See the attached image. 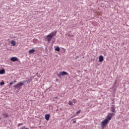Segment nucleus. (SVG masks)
<instances>
[{
	"mask_svg": "<svg viewBox=\"0 0 129 129\" xmlns=\"http://www.w3.org/2000/svg\"><path fill=\"white\" fill-rule=\"evenodd\" d=\"M113 113H109L108 115L107 116V118L101 122V126L102 127H104L108 122H109V120H111V118H112V116L113 115Z\"/></svg>",
	"mask_w": 129,
	"mask_h": 129,
	"instance_id": "obj_1",
	"label": "nucleus"
},
{
	"mask_svg": "<svg viewBox=\"0 0 129 129\" xmlns=\"http://www.w3.org/2000/svg\"><path fill=\"white\" fill-rule=\"evenodd\" d=\"M57 34V31H53L51 33H50L49 34H48L47 36H46V39L48 43H49L51 42V40H52V38L54 37Z\"/></svg>",
	"mask_w": 129,
	"mask_h": 129,
	"instance_id": "obj_2",
	"label": "nucleus"
},
{
	"mask_svg": "<svg viewBox=\"0 0 129 129\" xmlns=\"http://www.w3.org/2000/svg\"><path fill=\"white\" fill-rule=\"evenodd\" d=\"M24 83L20 82H19L18 84H17L16 85L14 86V87L15 88H21V87H22V86H23V85H24Z\"/></svg>",
	"mask_w": 129,
	"mask_h": 129,
	"instance_id": "obj_3",
	"label": "nucleus"
},
{
	"mask_svg": "<svg viewBox=\"0 0 129 129\" xmlns=\"http://www.w3.org/2000/svg\"><path fill=\"white\" fill-rule=\"evenodd\" d=\"M11 61H12V62H16V61H18V57H12L11 58Z\"/></svg>",
	"mask_w": 129,
	"mask_h": 129,
	"instance_id": "obj_4",
	"label": "nucleus"
},
{
	"mask_svg": "<svg viewBox=\"0 0 129 129\" xmlns=\"http://www.w3.org/2000/svg\"><path fill=\"white\" fill-rule=\"evenodd\" d=\"M45 119H46V120H47V121L49 120V119H50V114H46L45 115Z\"/></svg>",
	"mask_w": 129,
	"mask_h": 129,
	"instance_id": "obj_5",
	"label": "nucleus"
},
{
	"mask_svg": "<svg viewBox=\"0 0 129 129\" xmlns=\"http://www.w3.org/2000/svg\"><path fill=\"white\" fill-rule=\"evenodd\" d=\"M111 110L112 112H115V105H112L111 107Z\"/></svg>",
	"mask_w": 129,
	"mask_h": 129,
	"instance_id": "obj_6",
	"label": "nucleus"
},
{
	"mask_svg": "<svg viewBox=\"0 0 129 129\" xmlns=\"http://www.w3.org/2000/svg\"><path fill=\"white\" fill-rule=\"evenodd\" d=\"M60 75H61V76H64V75H69V74H68L67 72H60Z\"/></svg>",
	"mask_w": 129,
	"mask_h": 129,
	"instance_id": "obj_7",
	"label": "nucleus"
},
{
	"mask_svg": "<svg viewBox=\"0 0 129 129\" xmlns=\"http://www.w3.org/2000/svg\"><path fill=\"white\" fill-rule=\"evenodd\" d=\"M99 62H102L103 61V56L102 55H100L99 57Z\"/></svg>",
	"mask_w": 129,
	"mask_h": 129,
	"instance_id": "obj_8",
	"label": "nucleus"
},
{
	"mask_svg": "<svg viewBox=\"0 0 129 129\" xmlns=\"http://www.w3.org/2000/svg\"><path fill=\"white\" fill-rule=\"evenodd\" d=\"M36 51V50L34 49H30L29 51V54H33V53H35V52Z\"/></svg>",
	"mask_w": 129,
	"mask_h": 129,
	"instance_id": "obj_9",
	"label": "nucleus"
},
{
	"mask_svg": "<svg viewBox=\"0 0 129 129\" xmlns=\"http://www.w3.org/2000/svg\"><path fill=\"white\" fill-rule=\"evenodd\" d=\"M11 44L12 46H16V41H15L14 40H11Z\"/></svg>",
	"mask_w": 129,
	"mask_h": 129,
	"instance_id": "obj_10",
	"label": "nucleus"
},
{
	"mask_svg": "<svg viewBox=\"0 0 129 129\" xmlns=\"http://www.w3.org/2000/svg\"><path fill=\"white\" fill-rule=\"evenodd\" d=\"M3 117H5V118H6V117H9V114H8V113H3Z\"/></svg>",
	"mask_w": 129,
	"mask_h": 129,
	"instance_id": "obj_11",
	"label": "nucleus"
},
{
	"mask_svg": "<svg viewBox=\"0 0 129 129\" xmlns=\"http://www.w3.org/2000/svg\"><path fill=\"white\" fill-rule=\"evenodd\" d=\"M55 51H57L59 52L60 51V48L58 46H56L55 47Z\"/></svg>",
	"mask_w": 129,
	"mask_h": 129,
	"instance_id": "obj_12",
	"label": "nucleus"
},
{
	"mask_svg": "<svg viewBox=\"0 0 129 129\" xmlns=\"http://www.w3.org/2000/svg\"><path fill=\"white\" fill-rule=\"evenodd\" d=\"M5 73V70H0V74H4Z\"/></svg>",
	"mask_w": 129,
	"mask_h": 129,
	"instance_id": "obj_13",
	"label": "nucleus"
},
{
	"mask_svg": "<svg viewBox=\"0 0 129 129\" xmlns=\"http://www.w3.org/2000/svg\"><path fill=\"white\" fill-rule=\"evenodd\" d=\"M17 82V81H14L13 82H11L10 83V85H13V84H14V83H16Z\"/></svg>",
	"mask_w": 129,
	"mask_h": 129,
	"instance_id": "obj_14",
	"label": "nucleus"
},
{
	"mask_svg": "<svg viewBox=\"0 0 129 129\" xmlns=\"http://www.w3.org/2000/svg\"><path fill=\"white\" fill-rule=\"evenodd\" d=\"M69 105H73V102L72 101H69Z\"/></svg>",
	"mask_w": 129,
	"mask_h": 129,
	"instance_id": "obj_15",
	"label": "nucleus"
},
{
	"mask_svg": "<svg viewBox=\"0 0 129 129\" xmlns=\"http://www.w3.org/2000/svg\"><path fill=\"white\" fill-rule=\"evenodd\" d=\"M5 84V82H2L0 83V85L1 86H3V85H4Z\"/></svg>",
	"mask_w": 129,
	"mask_h": 129,
	"instance_id": "obj_16",
	"label": "nucleus"
},
{
	"mask_svg": "<svg viewBox=\"0 0 129 129\" xmlns=\"http://www.w3.org/2000/svg\"><path fill=\"white\" fill-rule=\"evenodd\" d=\"M57 77H61V76H62V75H61V73H59V74H58L57 75Z\"/></svg>",
	"mask_w": 129,
	"mask_h": 129,
	"instance_id": "obj_17",
	"label": "nucleus"
},
{
	"mask_svg": "<svg viewBox=\"0 0 129 129\" xmlns=\"http://www.w3.org/2000/svg\"><path fill=\"white\" fill-rule=\"evenodd\" d=\"M80 112H81V110H80L76 112V114L78 115V114H79V113H80Z\"/></svg>",
	"mask_w": 129,
	"mask_h": 129,
	"instance_id": "obj_18",
	"label": "nucleus"
},
{
	"mask_svg": "<svg viewBox=\"0 0 129 129\" xmlns=\"http://www.w3.org/2000/svg\"><path fill=\"white\" fill-rule=\"evenodd\" d=\"M73 123H76V120H73Z\"/></svg>",
	"mask_w": 129,
	"mask_h": 129,
	"instance_id": "obj_19",
	"label": "nucleus"
},
{
	"mask_svg": "<svg viewBox=\"0 0 129 129\" xmlns=\"http://www.w3.org/2000/svg\"><path fill=\"white\" fill-rule=\"evenodd\" d=\"M23 125V123H20L18 124V126H20V125Z\"/></svg>",
	"mask_w": 129,
	"mask_h": 129,
	"instance_id": "obj_20",
	"label": "nucleus"
},
{
	"mask_svg": "<svg viewBox=\"0 0 129 129\" xmlns=\"http://www.w3.org/2000/svg\"><path fill=\"white\" fill-rule=\"evenodd\" d=\"M25 129H29V128L25 127Z\"/></svg>",
	"mask_w": 129,
	"mask_h": 129,
	"instance_id": "obj_21",
	"label": "nucleus"
},
{
	"mask_svg": "<svg viewBox=\"0 0 129 129\" xmlns=\"http://www.w3.org/2000/svg\"><path fill=\"white\" fill-rule=\"evenodd\" d=\"M0 120H1V118H0Z\"/></svg>",
	"mask_w": 129,
	"mask_h": 129,
	"instance_id": "obj_22",
	"label": "nucleus"
}]
</instances>
